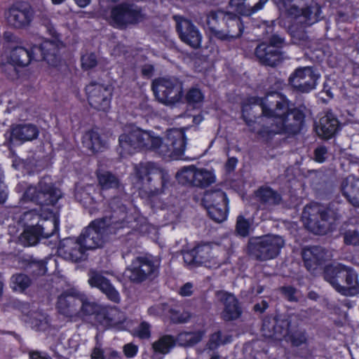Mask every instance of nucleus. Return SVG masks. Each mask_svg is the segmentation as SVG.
Returning a JSON list of instances; mask_svg holds the SVG:
<instances>
[{"mask_svg":"<svg viewBox=\"0 0 359 359\" xmlns=\"http://www.w3.org/2000/svg\"><path fill=\"white\" fill-rule=\"evenodd\" d=\"M156 99L166 106H173L181 102L184 95L183 82L175 76L161 77L152 83Z\"/></svg>","mask_w":359,"mask_h":359,"instance_id":"9d476101","label":"nucleus"},{"mask_svg":"<svg viewBox=\"0 0 359 359\" xmlns=\"http://www.w3.org/2000/svg\"><path fill=\"white\" fill-rule=\"evenodd\" d=\"M88 283L91 287L98 288L110 301L114 303L120 302L119 292L109 280L95 270H90L88 272Z\"/></svg>","mask_w":359,"mask_h":359,"instance_id":"b1692460","label":"nucleus"},{"mask_svg":"<svg viewBox=\"0 0 359 359\" xmlns=\"http://www.w3.org/2000/svg\"><path fill=\"white\" fill-rule=\"evenodd\" d=\"M282 8L295 18H302L309 25L317 22L320 13V6L313 0H280Z\"/></svg>","mask_w":359,"mask_h":359,"instance_id":"4468645a","label":"nucleus"},{"mask_svg":"<svg viewBox=\"0 0 359 359\" xmlns=\"http://www.w3.org/2000/svg\"><path fill=\"white\" fill-rule=\"evenodd\" d=\"M201 203L204 207L219 206L228 204L226 194L220 189H210L205 191Z\"/></svg>","mask_w":359,"mask_h":359,"instance_id":"c9c22d12","label":"nucleus"},{"mask_svg":"<svg viewBox=\"0 0 359 359\" xmlns=\"http://www.w3.org/2000/svg\"><path fill=\"white\" fill-rule=\"evenodd\" d=\"M191 314L188 311H171V320L177 323H184L189 320Z\"/></svg>","mask_w":359,"mask_h":359,"instance_id":"6e6d98bb","label":"nucleus"},{"mask_svg":"<svg viewBox=\"0 0 359 359\" xmlns=\"http://www.w3.org/2000/svg\"><path fill=\"white\" fill-rule=\"evenodd\" d=\"M296 327L297 325H294L292 323L290 332L287 337H288L287 340H289L293 346H299L306 343V337L305 332L303 331H293Z\"/></svg>","mask_w":359,"mask_h":359,"instance_id":"de8ad7c7","label":"nucleus"},{"mask_svg":"<svg viewBox=\"0 0 359 359\" xmlns=\"http://www.w3.org/2000/svg\"><path fill=\"white\" fill-rule=\"evenodd\" d=\"M161 259L151 254L138 255L127 268L129 280L141 283L154 279L158 274Z\"/></svg>","mask_w":359,"mask_h":359,"instance_id":"1a4fd4ad","label":"nucleus"},{"mask_svg":"<svg viewBox=\"0 0 359 359\" xmlns=\"http://www.w3.org/2000/svg\"><path fill=\"white\" fill-rule=\"evenodd\" d=\"M285 44L284 37L280 36L279 34H273L269 38L268 46H272L273 48L279 50Z\"/></svg>","mask_w":359,"mask_h":359,"instance_id":"bf43d9fd","label":"nucleus"},{"mask_svg":"<svg viewBox=\"0 0 359 359\" xmlns=\"http://www.w3.org/2000/svg\"><path fill=\"white\" fill-rule=\"evenodd\" d=\"M41 24L44 26L46 29L47 32L52 36L54 39L53 41L59 40V34L55 30L53 25L52 24L50 20L46 16H41L40 19Z\"/></svg>","mask_w":359,"mask_h":359,"instance_id":"864d4df0","label":"nucleus"},{"mask_svg":"<svg viewBox=\"0 0 359 359\" xmlns=\"http://www.w3.org/2000/svg\"><path fill=\"white\" fill-rule=\"evenodd\" d=\"M79 300V318L83 316L93 315L100 311V306L85 294L80 292Z\"/></svg>","mask_w":359,"mask_h":359,"instance_id":"58836bf2","label":"nucleus"},{"mask_svg":"<svg viewBox=\"0 0 359 359\" xmlns=\"http://www.w3.org/2000/svg\"><path fill=\"white\" fill-rule=\"evenodd\" d=\"M41 212L32 210L24 212L20 222L25 227L20 237L25 245H34L41 238L53 236L58 228V219L48 209L41 210Z\"/></svg>","mask_w":359,"mask_h":359,"instance_id":"7ed1b4c3","label":"nucleus"},{"mask_svg":"<svg viewBox=\"0 0 359 359\" xmlns=\"http://www.w3.org/2000/svg\"><path fill=\"white\" fill-rule=\"evenodd\" d=\"M206 23L214 36L222 41L240 37L243 29L241 18L229 11H210L206 16Z\"/></svg>","mask_w":359,"mask_h":359,"instance_id":"39448f33","label":"nucleus"},{"mask_svg":"<svg viewBox=\"0 0 359 359\" xmlns=\"http://www.w3.org/2000/svg\"><path fill=\"white\" fill-rule=\"evenodd\" d=\"M170 180L168 173L154 163H140L134 167L133 184L148 197L163 193Z\"/></svg>","mask_w":359,"mask_h":359,"instance_id":"20e7f679","label":"nucleus"},{"mask_svg":"<svg viewBox=\"0 0 359 359\" xmlns=\"http://www.w3.org/2000/svg\"><path fill=\"white\" fill-rule=\"evenodd\" d=\"M39 134V128L32 123L18 124L11 128L10 138L22 142L36 140Z\"/></svg>","mask_w":359,"mask_h":359,"instance_id":"2f4dec72","label":"nucleus"},{"mask_svg":"<svg viewBox=\"0 0 359 359\" xmlns=\"http://www.w3.org/2000/svg\"><path fill=\"white\" fill-rule=\"evenodd\" d=\"M29 323L36 330H46L48 327L47 315L42 311H32L29 315Z\"/></svg>","mask_w":359,"mask_h":359,"instance_id":"a19ab883","label":"nucleus"},{"mask_svg":"<svg viewBox=\"0 0 359 359\" xmlns=\"http://www.w3.org/2000/svg\"><path fill=\"white\" fill-rule=\"evenodd\" d=\"M11 61L18 66H27L32 60V54L29 49L22 46L15 47L11 53Z\"/></svg>","mask_w":359,"mask_h":359,"instance_id":"4c0bfd02","label":"nucleus"},{"mask_svg":"<svg viewBox=\"0 0 359 359\" xmlns=\"http://www.w3.org/2000/svg\"><path fill=\"white\" fill-rule=\"evenodd\" d=\"M297 319L294 314L278 315L267 317L262 323V331L265 337L281 340L286 338L290 332L292 323Z\"/></svg>","mask_w":359,"mask_h":359,"instance_id":"dca6fc26","label":"nucleus"},{"mask_svg":"<svg viewBox=\"0 0 359 359\" xmlns=\"http://www.w3.org/2000/svg\"><path fill=\"white\" fill-rule=\"evenodd\" d=\"M217 300L224 305L222 316L224 320H232L238 318L241 311L236 298L230 293L224 291L217 292Z\"/></svg>","mask_w":359,"mask_h":359,"instance_id":"cd10ccee","label":"nucleus"},{"mask_svg":"<svg viewBox=\"0 0 359 359\" xmlns=\"http://www.w3.org/2000/svg\"><path fill=\"white\" fill-rule=\"evenodd\" d=\"M109 206L112 213L109 217H104L92 221L79 236V241L86 249L95 250L104 247L109 238L110 226L126 220V207L118 198H113Z\"/></svg>","mask_w":359,"mask_h":359,"instance_id":"f03ea898","label":"nucleus"},{"mask_svg":"<svg viewBox=\"0 0 359 359\" xmlns=\"http://www.w3.org/2000/svg\"><path fill=\"white\" fill-rule=\"evenodd\" d=\"M305 266L309 271L314 270L329 257L327 252L320 246L304 248L302 252Z\"/></svg>","mask_w":359,"mask_h":359,"instance_id":"c756f323","label":"nucleus"},{"mask_svg":"<svg viewBox=\"0 0 359 359\" xmlns=\"http://www.w3.org/2000/svg\"><path fill=\"white\" fill-rule=\"evenodd\" d=\"M137 346L132 343L127 344L123 347L124 355L129 358L135 357L137 353Z\"/></svg>","mask_w":359,"mask_h":359,"instance_id":"680f3d73","label":"nucleus"},{"mask_svg":"<svg viewBox=\"0 0 359 359\" xmlns=\"http://www.w3.org/2000/svg\"><path fill=\"white\" fill-rule=\"evenodd\" d=\"M344 242L348 245L359 244V232L356 230H348L344 234Z\"/></svg>","mask_w":359,"mask_h":359,"instance_id":"13d9d810","label":"nucleus"},{"mask_svg":"<svg viewBox=\"0 0 359 359\" xmlns=\"http://www.w3.org/2000/svg\"><path fill=\"white\" fill-rule=\"evenodd\" d=\"M250 105L258 106L267 121L257 130L263 137L269 138L275 134L294 135L301 130L304 114L297 109H289L288 100L278 93H269L264 97H252L243 106V113Z\"/></svg>","mask_w":359,"mask_h":359,"instance_id":"f257e3e1","label":"nucleus"},{"mask_svg":"<svg viewBox=\"0 0 359 359\" xmlns=\"http://www.w3.org/2000/svg\"><path fill=\"white\" fill-rule=\"evenodd\" d=\"M226 341H223L222 339V334L220 332H215L210 336L209 341L208 343V346L210 350H215L217 348L220 344H224L226 343Z\"/></svg>","mask_w":359,"mask_h":359,"instance_id":"4d7b16f0","label":"nucleus"},{"mask_svg":"<svg viewBox=\"0 0 359 359\" xmlns=\"http://www.w3.org/2000/svg\"><path fill=\"white\" fill-rule=\"evenodd\" d=\"M138 336L142 339H147L150 337V326L147 323H142L137 330Z\"/></svg>","mask_w":359,"mask_h":359,"instance_id":"e2e57ef3","label":"nucleus"},{"mask_svg":"<svg viewBox=\"0 0 359 359\" xmlns=\"http://www.w3.org/2000/svg\"><path fill=\"white\" fill-rule=\"evenodd\" d=\"M252 222L245 218L243 215H239L236 219V233L241 237H247L250 232Z\"/></svg>","mask_w":359,"mask_h":359,"instance_id":"a18cd8bd","label":"nucleus"},{"mask_svg":"<svg viewBox=\"0 0 359 359\" xmlns=\"http://www.w3.org/2000/svg\"><path fill=\"white\" fill-rule=\"evenodd\" d=\"M60 40L45 41L40 45H34L29 50L32 60H45L51 66H56L60 62L59 49L62 47Z\"/></svg>","mask_w":359,"mask_h":359,"instance_id":"4be33fe9","label":"nucleus"},{"mask_svg":"<svg viewBox=\"0 0 359 359\" xmlns=\"http://www.w3.org/2000/svg\"><path fill=\"white\" fill-rule=\"evenodd\" d=\"M80 292H65L59 296L57 301V309L60 314L70 321L79 318Z\"/></svg>","mask_w":359,"mask_h":359,"instance_id":"5701e85b","label":"nucleus"},{"mask_svg":"<svg viewBox=\"0 0 359 359\" xmlns=\"http://www.w3.org/2000/svg\"><path fill=\"white\" fill-rule=\"evenodd\" d=\"M186 139L182 129L171 128L167 130L163 140L151 133L147 149L153 150L163 156L179 158L184 154Z\"/></svg>","mask_w":359,"mask_h":359,"instance_id":"6e6552de","label":"nucleus"},{"mask_svg":"<svg viewBox=\"0 0 359 359\" xmlns=\"http://www.w3.org/2000/svg\"><path fill=\"white\" fill-rule=\"evenodd\" d=\"M180 295L183 297H189L193 294V284L187 283L183 285L179 291Z\"/></svg>","mask_w":359,"mask_h":359,"instance_id":"69168bd1","label":"nucleus"},{"mask_svg":"<svg viewBox=\"0 0 359 359\" xmlns=\"http://www.w3.org/2000/svg\"><path fill=\"white\" fill-rule=\"evenodd\" d=\"M323 278L342 295L353 297L359 293L358 274L351 266L342 264L326 266Z\"/></svg>","mask_w":359,"mask_h":359,"instance_id":"423d86ee","label":"nucleus"},{"mask_svg":"<svg viewBox=\"0 0 359 359\" xmlns=\"http://www.w3.org/2000/svg\"><path fill=\"white\" fill-rule=\"evenodd\" d=\"M315 128L318 135L330 139L338 131L339 123L333 113L327 111L315 123Z\"/></svg>","mask_w":359,"mask_h":359,"instance_id":"c85d7f7f","label":"nucleus"},{"mask_svg":"<svg viewBox=\"0 0 359 359\" xmlns=\"http://www.w3.org/2000/svg\"><path fill=\"white\" fill-rule=\"evenodd\" d=\"M86 248L78 239L65 238L61 241L58 248L59 254L67 260L79 262L85 258Z\"/></svg>","mask_w":359,"mask_h":359,"instance_id":"a878e982","label":"nucleus"},{"mask_svg":"<svg viewBox=\"0 0 359 359\" xmlns=\"http://www.w3.org/2000/svg\"><path fill=\"white\" fill-rule=\"evenodd\" d=\"M144 18L141 8L133 4H121L114 7L111 11V24L120 28L138 23Z\"/></svg>","mask_w":359,"mask_h":359,"instance_id":"a211bd4d","label":"nucleus"},{"mask_svg":"<svg viewBox=\"0 0 359 359\" xmlns=\"http://www.w3.org/2000/svg\"><path fill=\"white\" fill-rule=\"evenodd\" d=\"M82 143L85 148L93 154L99 151L102 148V142L99 134L95 131L86 132L83 136Z\"/></svg>","mask_w":359,"mask_h":359,"instance_id":"ea45409f","label":"nucleus"},{"mask_svg":"<svg viewBox=\"0 0 359 359\" xmlns=\"http://www.w3.org/2000/svg\"><path fill=\"white\" fill-rule=\"evenodd\" d=\"M304 26L299 25L298 22L292 23L288 27V33L291 37V40L294 44L302 46H307L310 43L309 37L305 31V27L309 26L305 23L303 18Z\"/></svg>","mask_w":359,"mask_h":359,"instance_id":"f704fd0d","label":"nucleus"},{"mask_svg":"<svg viewBox=\"0 0 359 359\" xmlns=\"http://www.w3.org/2000/svg\"><path fill=\"white\" fill-rule=\"evenodd\" d=\"M32 8L25 2H15L4 11V19L7 25L12 29H25L34 19Z\"/></svg>","mask_w":359,"mask_h":359,"instance_id":"2eb2a0df","label":"nucleus"},{"mask_svg":"<svg viewBox=\"0 0 359 359\" xmlns=\"http://www.w3.org/2000/svg\"><path fill=\"white\" fill-rule=\"evenodd\" d=\"M259 203L265 208H270L282 202L281 196L270 187H261L256 192Z\"/></svg>","mask_w":359,"mask_h":359,"instance_id":"72a5a7b5","label":"nucleus"},{"mask_svg":"<svg viewBox=\"0 0 359 359\" xmlns=\"http://www.w3.org/2000/svg\"><path fill=\"white\" fill-rule=\"evenodd\" d=\"M91 359H106L104 352L100 347H95L91 353Z\"/></svg>","mask_w":359,"mask_h":359,"instance_id":"338daca9","label":"nucleus"},{"mask_svg":"<svg viewBox=\"0 0 359 359\" xmlns=\"http://www.w3.org/2000/svg\"><path fill=\"white\" fill-rule=\"evenodd\" d=\"M56 259L53 257L41 260L31 258L22 261V267L25 271L32 275L43 276L48 272L53 273L56 269Z\"/></svg>","mask_w":359,"mask_h":359,"instance_id":"bb28decb","label":"nucleus"},{"mask_svg":"<svg viewBox=\"0 0 359 359\" xmlns=\"http://www.w3.org/2000/svg\"><path fill=\"white\" fill-rule=\"evenodd\" d=\"M97 64V57L93 53H87L81 57V65L84 69L95 67Z\"/></svg>","mask_w":359,"mask_h":359,"instance_id":"603ef678","label":"nucleus"},{"mask_svg":"<svg viewBox=\"0 0 359 359\" xmlns=\"http://www.w3.org/2000/svg\"><path fill=\"white\" fill-rule=\"evenodd\" d=\"M11 284L13 290L23 292L31 285L32 280L26 274L16 273L12 276Z\"/></svg>","mask_w":359,"mask_h":359,"instance_id":"37998d69","label":"nucleus"},{"mask_svg":"<svg viewBox=\"0 0 359 359\" xmlns=\"http://www.w3.org/2000/svg\"><path fill=\"white\" fill-rule=\"evenodd\" d=\"M340 189L343 196L351 204L359 207V177L348 176L344 179Z\"/></svg>","mask_w":359,"mask_h":359,"instance_id":"473e14b6","label":"nucleus"},{"mask_svg":"<svg viewBox=\"0 0 359 359\" xmlns=\"http://www.w3.org/2000/svg\"><path fill=\"white\" fill-rule=\"evenodd\" d=\"M61 191L55 188L49 177H43L37 186H29L20 201H31L40 205H54L61 197Z\"/></svg>","mask_w":359,"mask_h":359,"instance_id":"f8f14e48","label":"nucleus"},{"mask_svg":"<svg viewBox=\"0 0 359 359\" xmlns=\"http://www.w3.org/2000/svg\"><path fill=\"white\" fill-rule=\"evenodd\" d=\"M184 262L189 266H197L195 263L194 248L183 254Z\"/></svg>","mask_w":359,"mask_h":359,"instance_id":"0e129e2a","label":"nucleus"},{"mask_svg":"<svg viewBox=\"0 0 359 359\" xmlns=\"http://www.w3.org/2000/svg\"><path fill=\"white\" fill-rule=\"evenodd\" d=\"M319 74L311 67L297 68L288 79L289 83L298 91L306 93L317 85Z\"/></svg>","mask_w":359,"mask_h":359,"instance_id":"6ab92c4d","label":"nucleus"},{"mask_svg":"<svg viewBox=\"0 0 359 359\" xmlns=\"http://www.w3.org/2000/svg\"><path fill=\"white\" fill-rule=\"evenodd\" d=\"M315 160L318 162L322 163L327 157V149L324 146H320L315 149L314 151Z\"/></svg>","mask_w":359,"mask_h":359,"instance_id":"052dcab7","label":"nucleus"},{"mask_svg":"<svg viewBox=\"0 0 359 359\" xmlns=\"http://www.w3.org/2000/svg\"><path fill=\"white\" fill-rule=\"evenodd\" d=\"M176 30L180 39L192 48L197 49L201 47L202 35L194 23L184 18L175 15Z\"/></svg>","mask_w":359,"mask_h":359,"instance_id":"412c9836","label":"nucleus"},{"mask_svg":"<svg viewBox=\"0 0 359 359\" xmlns=\"http://www.w3.org/2000/svg\"><path fill=\"white\" fill-rule=\"evenodd\" d=\"M203 94L197 88H190L185 95V100L189 105L197 106L203 101Z\"/></svg>","mask_w":359,"mask_h":359,"instance_id":"09e8293b","label":"nucleus"},{"mask_svg":"<svg viewBox=\"0 0 359 359\" xmlns=\"http://www.w3.org/2000/svg\"><path fill=\"white\" fill-rule=\"evenodd\" d=\"M89 104L97 110L107 111L109 109L111 89L109 86L92 82L86 88Z\"/></svg>","mask_w":359,"mask_h":359,"instance_id":"aec40b11","label":"nucleus"},{"mask_svg":"<svg viewBox=\"0 0 359 359\" xmlns=\"http://www.w3.org/2000/svg\"><path fill=\"white\" fill-rule=\"evenodd\" d=\"M151 133L135 126H127L118 137V151L121 156L130 154L137 149H147Z\"/></svg>","mask_w":359,"mask_h":359,"instance_id":"ddd939ff","label":"nucleus"},{"mask_svg":"<svg viewBox=\"0 0 359 359\" xmlns=\"http://www.w3.org/2000/svg\"><path fill=\"white\" fill-rule=\"evenodd\" d=\"M97 177L102 189H118L122 187L118 177L109 171L100 170L97 172Z\"/></svg>","mask_w":359,"mask_h":359,"instance_id":"e433bc0d","label":"nucleus"},{"mask_svg":"<svg viewBox=\"0 0 359 359\" xmlns=\"http://www.w3.org/2000/svg\"><path fill=\"white\" fill-rule=\"evenodd\" d=\"M284 245V239L278 235L251 237L248 239L245 252L252 259L265 262L276 258Z\"/></svg>","mask_w":359,"mask_h":359,"instance_id":"0eeeda50","label":"nucleus"},{"mask_svg":"<svg viewBox=\"0 0 359 359\" xmlns=\"http://www.w3.org/2000/svg\"><path fill=\"white\" fill-rule=\"evenodd\" d=\"M95 191L93 185L88 184L83 187H77L75 192V198L81 203H90L93 201L91 192Z\"/></svg>","mask_w":359,"mask_h":359,"instance_id":"49530a36","label":"nucleus"},{"mask_svg":"<svg viewBox=\"0 0 359 359\" xmlns=\"http://www.w3.org/2000/svg\"><path fill=\"white\" fill-rule=\"evenodd\" d=\"M269 307V304L266 301L262 300L260 303H257L254 306V310L256 312L263 313Z\"/></svg>","mask_w":359,"mask_h":359,"instance_id":"774afa93","label":"nucleus"},{"mask_svg":"<svg viewBox=\"0 0 359 359\" xmlns=\"http://www.w3.org/2000/svg\"><path fill=\"white\" fill-rule=\"evenodd\" d=\"M199 335L191 332L181 333L177 338V341L180 346H193L201 341Z\"/></svg>","mask_w":359,"mask_h":359,"instance_id":"8fccbe9b","label":"nucleus"},{"mask_svg":"<svg viewBox=\"0 0 359 359\" xmlns=\"http://www.w3.org/2000/svg\"><path fill=\"white\" fill-rule=\"evenodd\" d=\"M331 210L318 204L307 205L302 214V221L308 230L315 234L324 235L331 231Z\"/></svg>","mask_w":359,"mask_h":359,"instance_id":"9b49d317","label":"nucleus"},{"mask_svg":"<svg viewBox=\"0 0 359 359\" xmlns=\"http://www.w3.org/2000/svg\"><path fill=\"white\" fill-rule=\"evenodd\" d=\"M210 252V248L208 245H201L194 248L195 263L197 266L209 259Z\"/></svg>","mask_w":359,"mask_h":359,"instance_id":"3c124183","label":"nucleus"},{"mask_svg":"<svg viewBox=\"0 0 359 359\" xmlns=\"http://www.w3.org/2000/svg\"><path fill=\"white\" fill-rule=\"evenodd\" d=\"M175 344V340L171 335H164L153 343L152 347L155 352L162 354L168 353Z\"/></svg>","mask_w":359,"mask_h":359,"instance_id":"79ce46f5","label":"nucleus"},{"mask_svg":"<svg viewBox=\"0 0 359 359\" xmlns=\"http://www.w3.org/2000/svg\"><path fill=\"white\" fill-rule=\"evenodd\" d=\"M228 204L222 203L219 206L205 207L207 209L209 217L216 222L220 223L224 221L227 217Z\"/></svg>","mask_w":359,"mask_h":359,"instance_id":"c03bdc74","label":"nucleus"},{"mask_svg":"<svg viewBox=\"0 0 359 359\" xmlns=\"http://www.w3.org/2000/svg\"><path fill=\"white\" fill-rule=\"evenodd\" d=\"M284 297L289 302H296L298 301L297 297V290L292 286H283L280 289Z\"/></svg>","mask_w":359,"mask_h":359,"instance_id":"5fc2aeb1","label":"nucleus"},{"mask_svg":"<svg viewBox=\"0 0 359 359\" xmlns=\"http://www.w3.org/2000/svg\"><path fill=\"white\" fill-rule=\"evenodd\" d=\"M255 56L258 60L264 65L274 67L282 62L289 57L283 51L268 46L266 43H262L255 48Z\"/></svg>","mask_w":359,"mask_h":359,"instance_id":"393cba45","label":"nucleus"},{"mask_svg":"<svg viewBox=\"0 0 359 359\" xmlns=\"http://www.w3.org/2000/svg\"><path fill=\"white\" fill-rule=\"evenodd\" d=\"M269 0H230L229 6L237 14L250 16L262 10Z\"/></svg>","mask_w":359,"mask_h":359,"instance_id":"7c9ffc66","label":"nucleus"},{"mask_svg":"<svg viewBox=\"0 0 359 359\" xmlns=\"http://www.w3.org/2000/svg\"><path fill=\"white\" fill-rule=\"evenodd\" d=\"M179 182L184 184L205 188L215 182V175L212 170L197 168L194 165L182 168L177 173Z\"/></svg>","mask_w":359,"mask_h":359,"instance_id":"f3484780","label":"nucleus"}]
</instances>
